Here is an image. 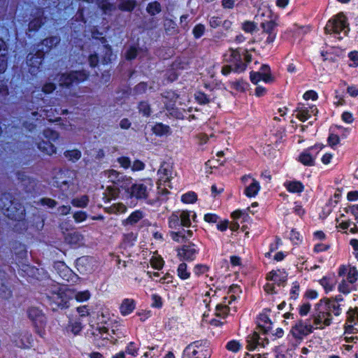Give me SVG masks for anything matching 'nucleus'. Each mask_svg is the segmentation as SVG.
I'll return each instance as SVG.
<instances>
[{
	"instance_id": "30",
	"label": "nucleus",
	"mask_w": 358,
	"mask_h": 358,
	"mask_svg": "<svg viewBox=\"0 0 358 358\" xmlns=\"http://www.w3.org/2000/svg\"><path fill=\"white\" fill-rule=\"evenodd\" d=\"M12 196L8 193H4L0 195V210L4 213L8 206L12 202Z\"/></svg>"
},
{
	"instance_id": "29",
	"label": "nucleus",
	"mask_w": 358,
	"mask_h": 358,
	"mask_svg": "<svg viewBox=\"0 0 358 358\" xmlns=\"http://www.w3.org/2000/svg\"><path fill=\"white\" fill-rule=\"evenodd\" d=\"M136 5L135 0H121L118 8L122 11H132Z\"/></svg>"
},
{
	"instance_id": "45",
	"label": "nucleus",
	"mask_w": 358,
	"mask_h": 358,
	"mask_svg": "<svg viewBox=\"0 0 358 358\" xmlns=\"http://www.w3.org/2000/svg\"><path fill=\"white\" fill-rule=\"evenodd\" d=\"M242 29L247 33H252L257 30V23L251 21H245L242 24Z\"/></svg>"
},
{
	"instance_id": "63",
	"label": "nucleus",
	"mask_w": 358,
	"mask_h": 358,
	"mask_svg": "<svg viewBox=\"0 0 358 358\" xmlns=\"http://www.w3.org/2000/svg\"><path fill=\"white\" fill-rule=\"evenodd\" d=\"M11 292L3 285H1L0 287V296L3 299H8L10 297Z\"/></svg>"
},
{
	"instance_id": "24",
	"label": "nucleus",
	"mask_w": 358,
	"mask_h": 358,
	"mask_svg": "<svg viewBox=\"0 0 358 358\" xmlns=\"http://www.w3.org/2000/svg\"><path fill=\"white\" fill-rule=\"evenodd\" d=\"M252 182L245 187L244 194L248 197H255L260 189L259 182L255 178H251Z\"/></svg>"
},
{
	"instance_id": "35",
	"label": "nucleus",
	"mask_w": 358,
	"mask_h": 358,
	"mask_svg": "<svg viewBox=\"0 0 358 358\" xmlns=\"http://www.w3.org/2000/svg\"><path fill=\"white\" fill-rule=\"evenodd\" d=\"M181 226L188 227L191 225V221H190V213L189 211H181L177 213Z\"/></svg>"
},
{
	"instance_id": "5",
	"label": "nucleus",
	"mask_w": 358,
	"mask_h": 358,
	"mask_svg": "<svg viewBox=\"0 0 358 358\" xmlns=\"http://www.w3.org/2000/svg\"><path fill=\"white\" fill-rule=\"evenodd\" d=\"M313 326L310 323V319L306 320H298L291 329L292 335L296 339H303L305 336L311 334Z\"/></svg>"
},
{
	"instance_id": "1",
	"label": "nucleus",
	"mask_w": 358,
	"mask_h": 358,
	"mask_svg": "<svg viewBox=\"0 0 358 358\" xmlns=\"http://www.w3.org/2000/svg\"><path fill=\"white\" fill-rule=\"evenodd\" d=\"M104 176L108 179L109 182L115 185V187H107V189L113 198L117 196L120 188L129 189V187L132 182V178L131 177L114 169L105 171Z\"/></svg>"
},
{
	"instance_id": "42",
	"label": "nucleus",
	"mask_w": 358,
	"mask_h": 358,
	"mask_svg": "<svg viewBox=\"0 0 358 358\" xmlns=\"http://www.w3.org/2000/svg\"><path fill=\"white\" fill-rule=\"evenodd\" d=\"M139 112L141 113L144 116L148 117L151 114V108L149 103L146 101H141L138 104Z\"/></svg>"
},
{
	"instance_id": "56",
	"label": "nucleus",
	"mask_w": 358,
	"mask_h": 358,
	"mask_svg": "<svg viewBox=\"0 0 358 358\" xmlns=\"http://www.w3.org/2000/svg\"><path fill=\"white\" fill-rule=\"evenodd\" d=\"M7 55H0V73L5 72L8 66Z\"/></svg>"
},
{
	"instance_id": "62",
	"label": "nucleus",
	"mask_w": 358,
	"mask_h": 358,
	"mask_svg": "<svg viewBox=\"0 0 358 358\" xmlns=\"http://www.w3.org/2000/svg\"><path fill=\"white\" fill-rule=\"evenodd\" d=\"M208 271V267L206 265L197 264L194 267V273L197 275H200Z\"/></svg>"
},
{
	"instance_id": "57",
	"label": "nucleus",
	"mask_w": 358,
	"mask_h": 358,
	"mask_svg": "<svg viewBox=\"0 0 358 358\" xmlns=\"http://www.w3.org/2000/svg\"><path fill=\"white\" fill-rule=\"evenodd\" d=\"M117 161L120 166L124 169H128L131 166V161L129 157H121L117 158Z\"/></svg>"
},
{
	"instance_id": "8",
	"label": "nucleus",
	"mask_w": 358,
	"mask_h": 358,
	"mask_svg": "<svg viewBox=\"0 0 358 358\" xmlns=\"http://www.w3.org/2000/svg\"><path fill=\"white\" fill-rule=\"evenodd\" d=\"M3 214L11 220L21 221L24 219L25 209L21 203L13 200Z\"/></svg>"
},
{
	"instance_id": "39",
	"label": "nucleus",
	"mask_w": 358,
	"mask_h": 358,
	"mask_svg": "<svg viewBox=\"0 0 358 358\" xmlns=\"http://www.w3.org/2000/svg\"><path fill=\"white\" fill-rule=\"evenodd\" d=\"M358 271L355 266L348 268L347 281L348 283L353 284L357 280Z\"/></svg>"
},
{
	"instance_id": "26",
	"label": "nucleus",
	"mask_w": 358,
	"mask_h": 358,
	"mask_svg": "<svg viewBox=\"0 0 358 358\" xmlns=\"http://www.w3.org/2000/svg\"><path fill=\"white\" fill-rule=\"evenodd\" d=\"M143 217L142 211L137 210L133 212L126 220L122 221L123 225H134Z\"/></svg>"
},
{
	"instance_id": "32",
	"label": "nucleus",
	"mask_w": 358,
	"mask_h": 358,
	"mask_svg": "<svg viewBox=\"0 0 358 358\" xmlns=\"http://www.w3.org/2000/svg\"><path fill=\"white\" fill-rule=\"evenodd\" d=\"M170 131V127L162 123H157L152 127V131L157 136H163L167 134Z\"/></svg>"
},
{
	"instance_id": "10",
	"label": "nucleus",
	"mask_w": 358,
	"mask_h": 358,
	"mask_svg": "<svg viewBox=\"0 0 358 358\" xmlns=\"http://www.w3.org/2000/svg\"><path fill=\"white\" fill-rule=\"evenodd\" d=\"M44 53L41 52H37L36 54H29L27 56V65L29 66V71L32 75H36L38 71V69L42 64Z\"/></svg>"
},
{
	"instance_id": "12",
	"label": "nucleus",
	"mask_w": 358,
	"mask_h": 358,
	"mask_svg": "<svg viewBox=\"0 0 358 358\" xmlns=\"http://www.w3.org/2000/svg\"><path fill=\"white\" fill-rule=\"evenodd\" d=\"M60 42L59 36H55L46 38L42 41L41 43L37 44L34 47V50L41 52L42 53L48 52L53 47L56 46Z\"/></svg>"
},
{
	"instance_id": "50",
	"label": "nucleus",
	"mask_w": 358,
	"mask_h": 358,
	"mask_svg": "<svg viewBox=\"0 0 358 358\" xmlns=\"http://www.w3.org/2000/svg\"><path fill=\"white\" fill-rule=\"evenodd\" d=\"M226 348L233 352H237L241 349V345L238 341L233 340L227 343Z\"/></svg>"
},
{
	"instance_id": "33",
	"label": "nucleus",
	"mask_w": 358,
	"mask_h": 358,
	"mask_svg": "<svg viewBox=\"0 0 358 358\" xmlns=\"http://www.w3.org/2000/svg\"><path fill=\"white\" fill-rule=\"evenodd\" d=\"M146 11L153 16L162 11V6L158 1H152L148 4Z\"/></svg>"
},
{
	"instance_id": "16",
	"label": "nucleus",
	"mask_w": 358,
	"mask_h": 358,
	"mask_svg": "<svg viewBox=\"0 0 358 358\" xmlns=\"http://www.w3.org/2000/svg\"><path fill=\"white\" fill-rule=\"evenodd\" d=\"M57 269L59 276L68 282H76L79 279L78 275L64 264L59 263Z\"/></svg>"
},
{
	"instance_id": "51",
	"label": "nucleus",
	"mask_w": 358,
	"mask_h": 358,
	"mask_svg": "<svg viewBox=\"0 0 358 358\" xmlns=\"http://www.w3.org/2000/svg\"><path fill=\"white\" fill-rule=\"evenodd\" d=\"M195 96L196 101L201 104H206L210 102L208 96L203 92H198Z\"/></svg>"
},
{
	"instance_id": "53",
	"label": "nucleus",
	"mask_w": 358,
	"mask_h": 358,
	"mask_svg": "<svg viewBox=\"0 0 358 358\" xmlns=\"http://www.w3.org/2000/svg\"><path fill=\"white\" fill-rule=\"evenodd\" d=\"M40 203L43 206H47L49 208H54L57 206V201L50 198H43L40 200Z\"/></svg>"
},
{
	"instance_id": "2",
	"label": "nucleus",
	"mask_w": 358,
	"mask_h": 358,
	"mask_svg": "<svg viewBox=\"0 0 358 358\" xmlns=\"http://www.w3.org/2000/svg\"><path fill=\"white\" fill-rule=\"evenodd\" d=\"M210 356L211 350L208 348L207 342L196 341L185 348L182 358H209Z\"/></svg>"
},
{
	"instance_id": "18",
	"label": "nucleus",
	"mask_w": 358,
	"mask_h": 358,
	"mask_svg": "<svg viewBox=\"0 0 358 358\" xmlns=\"http://www.w3.org/2000/svg\"><path fill=\"white\" fill-rule=\"evenodd\" d=\"M322 301H323V305L329 313H332L336 316L341 314V308L338 303V299H324Z\"/></svg>"
},
{
	"instance_id": "4",
	"label": "nucleus",
	"mask_w": 358,
	"mask_h": 358,
	"mask_svg": "<svg viewBox=\"0 0 358 358\" xmlns=\"http://www.w3.org/2000/svg\"><path fill=\"white\" fill-rule=\"evenodd\" d=\"M28 317L34 323L36 332L43 337L45 335V326L46 319L42 311L36 307H31L27 310Z\"/></svg>"
},
{
	"instance_id": "61",
	"label": "nucleus",
	"mask_w": 358,
	"mask_h": 358,
	"mask_svg": "<svg viewBox=\"0 0 358 358\" xmlns=\"http://www.w3.org/2000/svg\"><path fill=\"white\" fill-rule=\"evenodd\" d=\"M338 290L343 294H348L350 292V288L345 280H343L342 282L339 284Z\"/></svg>"
},
{
	"instance_id": "9",
	"label": "nucleus",
	"mask_w": 358,
	"mask_h": 358,
	"mask_svg": "<svg viewBox=\"0 0 358 358\" xmlns=\"http://www.w3.org/2000/svg\"><path fill=\"white\" fill-rule=\"evenodd\" d=\"M157 174L159 176V180L157 182L158 189H160V186H166V183L170 182L173 178L172 166L166 162L162 163Z\"/></svg>"
},
{
	"instance_id": "25",
	"label": "nucleus",
	"mask_w": 358,
	"mask_h": 358,
	"mask_svg": "<svg viewBox=\"0 0 358 358\" xmlns=\"http://www.w3.org/2000/svg\"><path fill=\"white\" fill-rule=\"evenodd\" d=\"M287 189L292 193H301L304 189L303 185L299 181H287L285 183Z\"/></svg>"
},
{
	"instance_id": "47",
	"label": "nucleus",
	"mask_w": 358,
	"mask_h": 358,
	"mask_svg": "<svg viewBox=\"0 0 358 358\" xmlns=\"http://www.w3.org/2000/svg\"><path fill=\"white\" fill-rule=\"evenodd\" d=\"M205 31V26L202 24H198L193 28L192 34L195 38H199L203 35Z\"/></svg>"
},
{
	"instance_id": "64",
	"label": "nucleus",
	"mask_w": 358,
	"mask_h": 358,
	"mask_svg": "<svg viewBox=\"0 0 358 358\" xmlns=\"http://www.w3.org/2000/svg\"><path fill=\"white\" fill-rule=\"evenodd\" d=\"M350 59L353 62L352 64H350V66H358V52H351L349 54Z\"/></svg>"
},
{
	"instance_id": "6",
	"label": "nucleus",
	"mask_w": 358,
	"mask_h": 358,
	"mask_svg": "<svg viewBox=\"0 0 358 358\" xmlns=\"http://www.w3.org/2000/svg\"><path fill=\"white\" fill-rule=\"evenodd\" d=\"M87 75L84 71H72L69 73H63L60 76L59 82L60 85L69 87L85 81Z\"/></svg>"
},
{
	"instance_id": "58",
	"label": "nucleus",
	"mask_w": 358,
	"mask_h": 358,
	"mask_svg": "<svg viewBox=\"0 0 358 358\" xmlns=\"http://www.w3.org/2000/svg\"><path fill=\"white\" fill-rule=\"evenodd\" d=\"M170 236L171 238L176 242H180V239L184 240L186 238L185 234H184L182 231H171Z\"/></svg>"
},
{
	"instance_id": "23",
	"label": "nucleus",
	"mask_w": 358,
	"mask_h": 358,
	"mask_svg": "<svg viewBox=\"0 0 358 358\" xmlns=\"http://www.w3.org/2000/svg\"><path fill=\"white\" fill-rule=\"evenodd\" d=\"M261 27L263 29V32L267 34L276 33V27L278 24L273 18L269 20H264L260 23Z\"/></svg>"
},
{
	"instance_id": "36",
	"label": "nucleus",
	"mask_w": 358,
	"mask_h": 358,
	"mask_svg": "<svg viewBox=\"0 0 358 358\" xmlns=\"http://www.w3.org/2000/svg\"><path fill=\"white\" fill-rule=\"evenodd\" d=\"M69 175H72L71 179L69 180H64L61 182L57 181V186L59 187L62 191H66L70 185H73L74 184L73 177L76 176V173L74 171H69Z\"/></svg>"
},
{
	"instance_id": "27",
	"label": "nucleus",
	"mask_w": 358,
	"mask_h": 358,
	"mask_svg": "<svg viewBox=\"0 0 358 358\" xmlns=\"http://www.w3.org/2000/svg\"><path fill=\"white\" fill-rule=\"evenodd\" d=\"M250 80L255 84H257L260 80H263L265 83H271L273 78L271 75H265L256 72L250 75Z\"/></svg>"
},
{
	"instance_id": "59",
	"label": "nucleus",
	"mask_w": 358,
	"mask_h": 358,
	"mask_svg": "<svg viewBox=\"0 0 358 358\" xmlns=\"http://www.w3.org/2000/svg\"><path fill=\"white\" fill-rule=\"evenodd\" d=\"M311 306L309 303H305L302 304L299 309V313L301 316L306 315L310 310Z\"/></svg>"
},
{
	"instance_id": "31",
	"label": "nucleus",
	"mask_w": 358,
	"mask_h": 358,
	"mask_svg": "<svg viewBox=\"0 0 358 358\" xmlns=\"http://www.w3.org/2000/svg\"><path fill=\"white\" fill-rule=\"evenodd\" d=\"M89 197L87 195H83L80 197L73 199L71 203L77 208H85L89 203Z\"/></svg>"
},
{
	"instance_id": "34",
	"label": "nucleus",
	"mask_w": 358,
	"mask_h": 358,
	"mask_svg": "<svg viewBox=\"0 0 358 358\" xmlns=\"http://www.w3.org/2000/svg\"><path fill=\"white\" fill-rule=\"evenodd\" d=\"M259 336L256 332H254L252 336H249L247 340L248 343L247 346L248 350H253L258 345H259Z\"/></svg>"
},
{
	"instance_id": "55",
	"label": "nucleus",
	"mask_w": 358,
	"mask_h": 358,
	"mask_svg": "<svg viewBox=\"0 0 358 358\" xmlns=\"http://www.w3.org/2000/svg\"><path fill=\"white\" fill-rule=\"evenodd\" d=\"M73 217L76 222H81L87 219V214L83 211H77L73 214Z\"/></svg>"
},
{
	"instance_id": "28",
	"label": "nucleus",
	"mask_w": 358,
	"mask_h": 358,
	"mask_svg": "<svg viewBox=\"0 0 358 358\" xmlns=\"http://www.w3.org/2000/svg\"><path fill=\"white\" fill-rule=\"evenodd\" d=\"M259 321L258 326L264 331V333H267L271 330V321L266 315H260Z\"/></svg>"
},
{
	"instance_id": "21",
	"label": "nucleus",
	"mask_w": 358,
	"mask_h": 358,
	"mask_svg": "<svg viewBox=\"0 0 358 358\" xmlns=\"http://www.w3.org/2000/svg\"><path fill=\"white\" fill-rule=\"evenodd\" d=\"M83 236L78 231H73L67 234L65 236V241L70 245H80L83 241Z\"/></svg>"
},
{
	"instance_id": "48",
	"label": "nucleus",
	"mask_w": 358,
	"mask_h": 358,
	"mask_svg": "<svg viewBox=\"0 0 358 358\" xmlns=\"http://www.w3.org/2000/svg\"><path fill=\"white\" fill-rule=\"evenodd\" d=\"M196 194L193 192H187L182 196L181 200L185 203H192L196 200Z\"/></svg>"
},
{
	"instance_id": "44",
	"label": "nucleus",
	"mask_w": 358,
	"mask_h": 358,
	"mask_svg": "<svg viewBox=\"0 0 358 358\" xmlns=\"http://www.w3.org/2000/svg\"><path fill=\"white\" fill-rule=\"evenodd\" d=\"M265 17H266L268 20L272 18L271 10L268 8H259L258 10L257 14L255 15V18L257 20H262V21L264 20L263 18Z\"/></svg>"
},
{
	"instance_id": "60",
	"label": "nucleus",
	"mask_w": 358,
	"mask_h": 358,
	"mask_svg": "<svg viewBox=\"0 0 358 358\" xmlns=\"http://www.w3.org/2000/svg\"><path fill=\"white\" fill-rule=\"evenodd\" d=\"M105 51H106V55L103 57V62L104 64H107L110 62L112 59L113 54L112 50L110 48L108 47L107 45H105L104 47Z\"/></svg>"
},
{
	"instance_id": "40",
	"label": "nucleus",
	"mask_w": 358,
	"mask_h": 358,
	"mask_svg": "<svg viewBox=\"0 0 358 358\" xmlns=\"http://www.w3.org/2000/svg\"><path fill=\"white\" fill-rule=\"evenodd\" d=\"M43 135L48 141H50L52 142L57 141L59 137V134L58 132L50 129H45L43 131Z\"/></svg>"
},
{
	"instance_id": "20",
	"label": "nucleus",
	"mask_w": 358,
	"mask_h": 358,
	"mask_svg": "<svg viewBox=\"0 0 358 358\" xmlns=\"http://www.w3.org/2000/svg\"><path fill=\"white\" fill-rule=\"evenodd\" d=\"M136 307V302L131 299H124L120 307V313L125 316L131 313Z\"/></svg>"
},
{
	"instance_id": "19",
	"label": "nucleus",
	"mask_w": 358,
	"mask_h": 358,
	"mask_svg": "<svg viewBox=\"0 0 358 358\" xmlns=\"http://www.w3.org/2000/svg\"><path fill=\"white\" fill-rule=\"evenodd\" d=\"M296 111V117L302 122L308 120L312 114L315 115L318 113L317 108L315 106H311L309 108L298 107Z\"/></svg>"
},
{
	"instance_id": "38",
	"label": "nucleus",
	"mask_w": 358,
	"mask_h": 358,
	"mask_svg": "<svg viewBox=\"0 0 358 358\" xmlns=\"http://www.w3.org/2000/svg\"><path fill=\"white\" fill-rule=\"evenodd\" d=\"M177 271L178 276L182 280H186L190 276V273L187 271V264L184 262L178 265Z\"/></svg>"
},
{
	"instance_id": "14",
	"label": "nucleus",
	"mask_w": 358,
	"mask_h": 358,
	"mask_svg": "<svg viewBox=\"0 0 358 358\" xmlns=\"http://www.w3.org/2000/svg\"><path fill=\"white\" fill-rule=\"evenodd\" d=\"M127 190L131 197H135L137 199H145L148 196V187L142 183L133 184Z\"/></svg>"
},
{
	"instance_id": "54",
	"label": "nucleus",
	"mask_w": 358,
	"mask_h": 358,
	"mask_svg": "<svg viewBox=\"0 0 358 358\" xmlns=\"http://www.w3.org/2000/svg\"><path fill=\"white\" fill-rule=\"evenodd\" d=\"M137 351L138 348L136 346V344L134 342H130L126 348V352L132 356H136Z\"/></svg>"
},
{
	"instance_id": "3",
	"label": "nucleus",
	"mask_w": 358,
	"mask_h": 358,
	"mask_svg": "<svg viewBox=\"0 0 358 358\" xmlns=\"http://www.w3.org/2000/svg\"><path fill=\"white\" fill-rule=\"evenodd\" d=\"M313 324L316 328L323 329L324 327L329 326L331 323V315L329 313L323 305V301H320L315 306V310L312 314Z\"/></svg>"
},
{
	"instance_id": "7",
	"label": "nucleus",
	"mask_w": 358,
	"mask_h": 358,
	"mask_svg": "<svg viewBox=\"0 0 358 358\" xmlns=\"http://www.w3.org/2000/svg\"><path fill=\"white\" fill-rule=\"evenodd\" d=\"M345 27L346 17L341 13L328 21L324 27V31L326 34H331L332 32L339 34Z\"/></svg>"
},
{
	"instance_id": "49",
	"label": "nucleus",
	"mask_w": 358,
	"mask_h": 358,
	"mask_svg": "<svg viewBox=\"0 0 358 358\" xmlns=\"http://www.w3.org/2000/svg\"><path fill=\"white\" fill-rule=\"evenodd\" d=\"M90 293L88 290L78 292L75 295V299L80 302L85 301L90 298Z\"/></svg>"
},
{
	"instance_id": "17",
	"label": "nucleus",
	"mask_w": 358,
	"mask_h": 358,
	"mask_svg": "<svg viewBox=\"0 0 358 358\" xmlns=\"http://www.w3.org/2000/svg\"><path fill=\"white\" fill-rule=\"evenodd\" d=\"M92 259L87 256L78 258L76 262L77 270L82 274L91 272L92 270Z\"/></svg>"
},
{
	"instance_id": "22",
	"label": "nucleus",
	"mask_w": 358,
	"mask_h": 358,
	"mask_svg": "<svg viewBox=\"0 0 358 358\" xmlns=\"http://www.w3.org/2000/svg\"><path fill=\"white\" fill-rule=\"evenodd\" d=\"M52 141H42L38 143V148L43 152L48 155H52L55 154L57 152L56 147L52 144Z\"/></svg>"
},
{
	"instance_id": "43",
	"label": "nucleus",
	"mask_w": 358,
	"mask_h": 358,
	"mask_svg": "<svg viewBox=\"0 0 358 358\" xmlns=\"http://www.w3.org/2000/svg\"><path fill=\"white\" fill-rule=\"evenodd\" d=\"M229 310L227 305L217 304L215 308V315L217 317H224L227 315Z\"/></svg>"
},
{
	"instance_id": "41",
	"label": "nucleus",
	"mask_w": 358,
	"mask_h": 358,
	"mask_svg": "<svg viewBox=\"0 0 358 358\" xmlns=\"http://www.w3.org/2000/svg\"><path fill=\"white\" fill-rule=\"evenodd\" d=\"M67 329L72 332L74 335H77L83 329V326L80 322L73 321L69 323L67 327Z\"/></svg>"
},
{
	"instance_id": "15",
	"label": "nucleus",
	"mask_w": 358,
	"mask_h": 358,
	"mask_svg": "<svg viewBox=\"0 0 358 358\" xmlns=\"http://www.w3.org/2000/svg\"><path fill=\"white\" fill-rule=\"evenodd\" d=\"M229 62L234 65V71L243 72L246 68V64L243 62L242 55L238 49H230Z\"/></svg>"
},
{
	"instance_id": "46",
	"label": "nucleus",
	"mask_w": 358,
	"mask_h": 358,
	"mask_svg": "<svg viewBox=\"0 0 358 358\" xmlns=\"http://www.w3.org/2000/svg\"><path fill=\"white\" fill-rule=\"evenodd\" d=\"M169 225L171 229H176L178 227L181 226L179 216L178 213H173L169 219Z\"/></svg>"
},
{
	"instance_id": "52",
	"label": "nucleus",
	"mask_w": 358,
	"mask_h": 358,
	"mask_svg": "<svg viewBox=\"0 0 358 358\" xmlns=\"http://www.w3.org/2000/svg\"><path fill=\"white\" fill-rule=\"evenodd\" d=\"M222 22V19L217 16H213L209 19V24L210 27L215 29L221 25Z\"/></svg>"
},
{
	"instance_id": "13",
	"label": "nucleus",
	"mask_w": 358,
	"mask_h": 358,
	"mask_svg": "<svg viewBox=\"0 0 358 358\" xmlns=\"http://www.w3.org/2000/svg\"><path fill=\"white\" fill-rule=\"evenodd\" d=\"M319 148L321 149V147L315 145L305 150L300 155L299 161L305 166H313Z\"/></svg>"
},
{
	"instance_id": "11",
	"label": "nucleus",
	"mask_w": 358,
	"mask_h": 358,
	"mask_svg": "<svg viewBox=\"0 0 358 358\" xmlns=\"http://www.w3.org/2000/svg\"><path fill=\"white\" fill-rule=\"evenodd\" d=\"M194 244L184 245L177 249V255L181 260L193 261L196 254L197 250L194 248Z\"/></svg>"
},
{
	"instance_id": "37",
	"label": "nucleus",
	"mask_w": 358,
	"mask_h": 358,
	"mask_svg": "<svg viewBox=\"0 0 358 358\" xmlns=\"http://www.w3.org/2000/svg\"><path fill=\"white\" fill-rule=\"evenodd\" d=\"M64 155L66 158L72 162H76L81 157V152L77 149L67 150Z\"/></svg>"
}]
</instances>
